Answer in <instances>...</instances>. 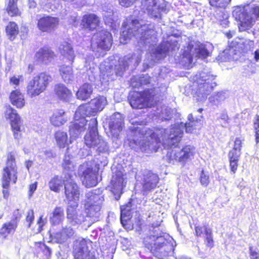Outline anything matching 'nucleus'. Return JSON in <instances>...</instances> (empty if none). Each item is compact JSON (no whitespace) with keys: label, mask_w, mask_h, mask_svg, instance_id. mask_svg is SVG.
Segmentation results:
<instances>
[{"label":"nucleus","mask_w":259,"mask_h":259,"mask_svg":"<svg viewBox=\"0 0 259 259\" xmlns=\"http://www.w3.org/2000/svg\"><path fill=\"white\" fill-rule=\"evenodd\" d=\"M99 168V164L93 163L83 171L80 178L85 187L91 188L98 184Z\"/></svg>","instance_id":"9"},{"label":"nucleus","mask_w":259,"mask_h":259,"mask_svg":"<svg viewBox=\"0 0 259 259\" xmlns=\"http://www.w3.org/2000/svg\"><path fill=\"white\" fill-rule=\"evenodd\" d=\"M34 219V211L32 209H29L27 212L26 221L28 223V226L30 227Z\"/></svg>","instance_id":"47"},{"label":"nucleus","mask_w":259,"mask_h":259,"mask_svg":"<svg viewBox=\"0 0 259 259\" xmlns=\"http://www.w3.org/2000/svg\"><path fill=\"white\" fill-rule=\"evenodd\" d=\"M107 103L106 98L103 96H100L92 100L90 102L91 106L84 105L88 108L85 112V115H94L97 112L102 111Z\"/></svg>","instance_id":"13"},{"label":"nucleus","mask_w":259,"mask_h":259,"mask_svg":"<svg viewBox=\"0 0 259 259\" xmlns=\"http://www.w3.org/2000/svg\"><path fill=\"white\" fill-rule=\"evenodd\" d=\"M9 188L10 187H8V188H3V194L5 198H8L9 195Z\"/></svg>","instance_id":"58"},{"label":"nucleus","mask_w":259,"mask_h":259,"mask_svg":"<svg viewBox=\"0 0 259 259\" xmlns=\"http://www.w3.org/2000/svg\"><path fill=\"white\" fill-rule=\"evenodd\" d=\"M64 220V209L61 206H56L52 212L50 221L52 225H59Z\"/></svg>","instance_id":"23"},{"label":"nucleus","mask_w":259,"mask_h":259,"mask_svg":"<svg viewBox=\"0 0 259 259\" xmlns=\"http://www.w3.org/2000/svg\"><path fill=\"white\" fill-rule=\"evenodd\" d=\"M204 244L206 247L207 248L211 249L214 246V241L212 231L205 236Z\"/></svg>","instance_id":"43"},{"label":"nucleus","mask_w":259,"mask_h":259,"mask_svg":"<svg viewBox=\"0 0 259 259\" xmlns=\"http://www.w3.org/2000/svg\"><path fill=\"white\" fill-rule=\"evenodd\" d=\"M9 99L11 104L17 109H22L26 105L24 95L19 89L12 90L10 93Z\"/></svg>","instance_id":"16"},{"label":"nucleus","mask_w":259,"mask_h":259,"mask_svg":"<svg viewBox=\"0 0 259 259\" xmlns=\"http://www.w3.org/2000/svg\"><path fill=\"white\" fill-rule=\"evenodd\" d=\"M59 23L58 17L44 15L37 19L36 26L40 32L50 33L57 28Z\"/></svg>","instance_id":"11"},{"label":"nucleus","mask_w":259,"mask_h":259,"mask_svg":"<svg viewBox=\"0 0 259 259\" xmlns=\"http://www.w3.org/2000/svg\"><path fill=\"white\" fill-rule=\"evenodd\" d=\"M240 156L241 155L239 154L228 153V158L229 161L230 170L233 174H235L237 170L239 165L238 162L239 161Z\"/></svg>","instance_id":"35"},{"label":"nucleus","mask_w":259,"mask_h":259,"mask_svg":"<svg viewBox=\"0 0 259 259\" xmlns=\"http://www.w3.org/2000/svg\"><path fill=\"white\" fill-rule=\"evenodd\" d=\"M34 249L37 253H42L43 256L46 259H49L51 257V250L44 242L41 241L35 242Z\"/></svg>","instance_id":"32"},{"label":"nucleus","mask_w":259,"mask_h":259,"mask_svg":"<svg viewBox=\"0 0 259 259\" xmlns=\"http://www.w3.org/2000/svg\"><path fill=\"white\" fill-rule=\"evenodd\" d=\"M195 149L191 145H185L178 151L171 150L166 154L167 161L169 163L174 164L175 162L185 165L187 162L194 157Z\"/></svg>","instance_id":"6"},{"label":"nucleus","mask_w":259,"mask_h":259,"mask_svg":"<svg viewBox=\"0 0 259 259\" xmlns=\"http://www.w3.org/2000/svg\"><path fill=\"white\" fill-rule=\"evenodd\" d=\"M159 181V178L158 175L149 171L144 176L143 188L145 191H151L156 187Z\"/></svg>","instance_id":"17"},{"label":"nucleus","mask_w":259,"mask_h":259,"mask_svg":"<svg viewBox=\"0 0 259 259\" xmlns=\"http://www.w3.org/2000/svg\"><path fill=\"white\" fill-rule=\"evenodd\" d=\"M65 112L62 109L56 110L50 117L51 123L56 127H59L64 124L67 121L64 117Z\"/></svg>","instance_id":"20"},{"label":"nucleus","mask_w":259,"mask_h":259,"mask_svg":"<svg viewBox=\"0 0 259 259\" xmlns=\"http://www.w3.org/2000/svg\"><path fill=\"white\" fill-rule=\"evenodd\" d=\"M173 133H170L168 138V144L171 148L176 147L178 146L181 138L182 137L183 132L180 128L175 127L172 129Z\"/></svg>","instance_id":"22"},{"label":"nucleus","mask_w":259,"mask_h":259,"mask_svg":"<svg viewBox=\"0 0 259 259\" xmlns=\"http://www.w3.org/2000/svg\"><path fill=\"white\" fill-rule=\"evenodd\" d=\"M137 0H119L120 5L124 7H128L132 6Z\"/></svg>","instance_id":"52"},{"label":"nucleus","mask_w":259,"mask_h":259,"mask_svg":"<svg viewBox=\"0 0 259 259\" xmlns=\"http://www.w3.org/2000/svg\"><path fill=\"white\" fill-rule=\"evenodd\" d=\"M60 51L64 56H72L74 54V51L71 44L67 41H64L61 44Z\"/></svg>","instance_id":"40"},{"label":"nucleus","mask_w":259,"mask_h":259,"mask_svg":"<svg viewBox=\"0 0 259 259\" xmlns=\"http://www.w3.org/2000/svg\"><path fill=\"white\" fill-rule=\"evenodd\" d=\"M88 107L80 105L75 112L73 120L69 128L70 134H77L84 132L86 130L88 121L85 119V112Z\"/></svg>","instance_id":"7"},{"label":"nucleus","mask_w":259,"mask_h":259,"mask_svg":"<svg viewBox=\"0 0 259 259\" xmlns=\"http://www.w3.org/2000/svg\"><path fill=\"white\" fill-rule=\"evenodd\" d=\"M226 36L228 38L230 39L232 37V34L231 31L227 32L225 33Z\"/></svg>","instance_id":"64"},{"label":"nucleus","mask_w":259,"mask_h":259,"mask_svg":"<svg viewBox=\"0 0 259 259\" xmlns=\"http://www.w3.org/2000/svg\"><path fill=\"white\" fill-rule=\"evenodd\" d=\"M248 249L250 259H259L258 251H255L254 249H253V246L252 245H250Z\"/></svg>","instance_id":"48"},{"label":"nucleus","mask_w":259,"mask_h":259,"mask_svg":"<svg viewBox=\"0 0 259 259\" xmlns=\"http://www.w3.org/2000/svg\"><path fill=\"white\" fill-rule=\"evenodd\" d=\"M65 194L69 201H78L79 198V192L77 184L71 182L65 185Z\"/></svg>","instance_id":"18"},{"label":"nucleus","mask_w":259,"mask_h":259,"mask_svg":"<svg viewBox=\"0 0 259 259\" xmlns=\"http://www.w3.org/2000/svg\"><path fill=\"white\" fill-rule=\"evenodd\" d=\"M56 54L51 48L44 47L40 48L35 54V58L37 61L41 62L46 64L51 62Z\"/></svg>","instance_id":"15"},{"label":"nucleus","mask_w":259,"mask_h":259,"mask_svg":"<svg viewBox=\"0 0 259 259\" xmlns=\"http://www.w3.org/2000/svg\"><path fill=\"white\" fill-rule=\"evenodd\" d=\"M64 184V181L58 176H55L49 182V188L53 191L59 192Z\"/></svg>","instance_id":"34"},{"label":"nucleus","mask_w":259,"mask_h":259,"mask_svg":"<svg viewBox=\"0 0 259 259\" xmlns=\"http://www.w3.org/2000/svg\"><path fill=\"white\" fill-rule=\"evenodd\" d=\"M123 124V118L122 117H120L119 121H116L114 120V125L115 124H119L120 126H121Z\"/></svg>","instance_id":"61"},{"label":"nucleus","mask_w":259,"mask_h":259,"mask_svg":"<svg viewBox=\"0 0 259 259\" xmlns=\"http://www.w3.org/2000/svg\"><path fill=\"white\" fill-rule=\"evenodd\" d=\"M251 11L253 15H254L256 18H259V7L254 6L251 8Z\"/></svg>","instance_id":"54"},{"label":"nucleus","mask_w":259,"mask_h":259,"mask_svg":"<svg viewBox=\"0 0 259 259\" xmlns=\"http://www.w3.org/2000/svg\"><path fill=\"white\" fill-rule=\"evenodd\" d=\"M22 75H18V76H13L10 78V83L11 84L18 86L20 84V79L22 78Z\"/></svg>","instance_id":"51"},{"label":"nucleus","mask_w":259,"mask_h":259,"mask_svg":"<svg viewBox=\"0 0 259 259\" xmlns=\"http://www.w3.org/2000/svg\"><path fill=\"white\" fill-rule=\"evenodd\" d=\"M4 115L7 120H10L11 130L14 138L18 142L22 138L23 120L17 111L10 105L7 104L5 106Z\"/></svg>","instance_id":"5"},{"label":"nucleus","mask_w":259,"mask_h":259,"mask_svg":"<svg viewBox=\"0 0 259 259\" xmlns=\"http://www.w3.org/2000/svg\"><path fill=\"white\" fill-rule=\"evenodd\" d=\"M213 89V87L209 82L205 81L198 85L196 94L198 96L201 97H206L209 95Z\"/></svg>","instance_id":"30"},{"label":"nucleus","mask_w":259,"mask_h":259,"mask_svg":"<svg viewBox=\"0 0 259 259\" xmlns=\"http://www.w3.org/2000/svg\"><path fill=\"white\" fill-rule=\"evenodd\" d=\"M17 169L15 153L12 151L8 153L6 164L2 170L1 182L3 188L10 187L11 182L13 184L16 183L18 180Z\"/></svg>","instance_id":"3"},{"label":"nucleus","mask_w":259,"mask_h":259,"mask_svg":"<svg viewBox=\"0 0 259 259\" xmlns=\"http://www.w3.org/2000/svg\"><path fill=\"white\" fill-rule=\"evenodd\" d=\"M126 182L122 176H117L114 181V196L117 200L119 199L123 193V189L125 187Z\"/></svg>","instance_id":"26"},{"label":"nucleus","mask_w":259,"mask_h":259,"mask_svg":"<svg viewBox=\"0 0 259 259\" xmlns=\"http://www.w3.org/2000/svg\"><path fill=\"white\" fill-rule=\"evenodd\" d=\"M221 94H220L219 93H217L216 94L214 95L213 96L211 97L210 99V102H214L215 100L218 101L220 99Z\"/></svg>","instance_id":"55"},{"label":"nucleus","mask_w":259,"mask_h":259,"mask_svg":"<svg viewBox=\"0 0 259 259\" xmlns=\"http://www.w3.org/2000/svg\"><path fill=\"white\" fill-rule=\"evenodd\" d=\"M52 80L47 72H41L33 77L27 83L26 93L30 97H34L44 92Z\"/></svg>","instance_id":"4"},{"label":"nucleus","mask_w":259,"mask_h":259,"mask_svg":"<svg viewBox=\"0 0 259 259\" xmlns=\"http://www.w3.org/2000/svg\"><path fill=\"white\" fill-rule=\"evenodd\" d=\"M54 137L60 148H64L69 145L68 135L66 132L58 131L55 132Z\"/></svg>","instance_id":"29"},{"label":"nucleus","mask_w":259,"mask_h":259,"mask_svg":"<svg viewBox=\"0 0 259 259\" xmlns=\"http://www.w3.org/2000/svg\"><path fill=\"white\" fill-rule=\"evenodd\" d=\"M37 223L39 225L40 227L44 226V223L42 220V216L39 217V218L37 220Z\"/></svg>","instance_id":"59"},{"label":"nucleus","mask_w":259,"mask_h":259,"mask_svg":"<svg viewBox=\"0 0 259 259\" xmlns=\"http://www.w3.org/2000/svg\"><path fill=\"white\" fill-rule=\"evenodd\" d=\"M79 216L76 210L72 207L68 209L67 211V218L70 220L71 222L78 223L79 221Z\"/></svg>","instance_id":"42"},{"label":"nucleus","mask_w":259,"mask_h":259,"mask_svg":"<svg viewBox=\"0 0 259 259\" xmlns=\"http://www.w3.org/2000/svg\"><path fill=\"white\" fill-rule=\"evenodd\" d=\"M187 48V50L184 51L182 54V59L185 64L190 65L193 62V56L191 52L193 49V45L189 44Z\"/></svg>","instance_id":"37"},{"label":"nucleus","mask_w":259,"mask_h":259,"mask_svg":"<svg viewBox=\"0 0 259 259\" xmlns=\"http://www.w3.org/2000/svg\"><path fill=\"white\" fill-rule=\"evenodd\" d=\"M54 91L57 97L63 101H68L72 96L71 92L64 85L61 84H57L55 87Z\"/></svg>","instance_id":"21"},{"label":"nucleus","mask_w":259,"mask_h":259,"mask_svg":"<svg viewBox=\"0 0 259 259\" xmlns=\"http://www.w3.org/2000/svg\"><path fill=\"white\" fill-rule=\"evenodd\" d=\"M244 141V138L242 137H236L234 141V145L233 148L230 150L229 153L232 154L241 155V150L243 147V142Z\"/></svg>","instance_id":"36"},{"label":"nucleus","mask_w":259,"mask_h":259,"mask_svg":"<svg viewBox=\"0 0 259 259\" xmlns=\"http://www.w3.org/2000/svg\"><path fill=\"white\" fill-rule=\"evenodd\" d=\"M22 217L20 210L16 209L13 212L11 220L2 225L0 228V236L3 239H6L9 235L14 234L16 232Z\"/></svg>","instance_id":"10"},{"label":"nucleus","mask_w":259,"mask_h":259,"mask_svg":"<svg viewBox=\"0 0 259 259\" xmlns=\"http://www.w3.org/2000/svg\"><path fill=\"white\" fill-rule=\"evenodd\" d=\"M32 164V161L31 160H28L25 162L26 167L28 170H29V168L31 166Z\"/></svg>","instance_id":"60"},{"label":"nucleus","mask_w":259,"mask_h":259,"mask_svg":"<svg viewBox=\"0 0 259 259\" xmlns=\"http://www.w3.org/2000/svg\"><path fill=\"white\" fill-rule=\"evenodd\" d=\"M5 31L9 39L13 41L19 33V28L16 22L10 21L6 26Z\"/></svg>","instance_id":"24"},{"label":"nucleus","mask_w":259,"mask_h":259,"mask_svg":"<svg viewBox=\"0 0 259 259\" xmlns=\"http://www.w3.org/2000/svg\"><path fill=\"white\" fill-rule=\"evenodd\" d=\"M254 59L256 61H258L259 60V51L258 50H256L254 53Z\"/></svg>","instance_id":"62"},{"label":"nucleus","mask_w":259,"mask_h":259,"mask_svg":"<svg viewBox=\"0 0 259 259\" xmlns=\"http://www.w3.org/2000/svg\"><path fill=\"white\" fill-rule=\"evenodd\" d=\"M93 92L92 85L87 83L83 84L76 93L77 99L85 101L89 99Z\"/></svg>","instance_id":"25"},{"label":"nucleus","mask_w":259,"mask_h":259,"mask_svg":"<svg viewBox=\"0 0 259 259\" xmlns=\"http://www.w3.org/2000/svg\"><path fill=\"white\" fill-rule=\"evenodd\" d=\"M19 0H9L5 11L8 15L11 17H19L21 15V12L18 7Z\"/></svg>","instance_id":"27"},{"label":"nucleus","mask_w":259,"mask_h":259,"mask_svg":"<svg viewBox=\"0 0 259 259\" xmlns=\"http://www.w3.org/2000/svg\"><path fill=\"white\" fill-rule=\"evenodd\" d=\"M254 128H259V115L256 114L255 115V119L253 121Z\"/></svg>","instance_id":"56"},{"label":"nucleus","mask_w":259,"mask_h":259,"mask_svg":"<svg viewBox=\"0 0 259 259\" xmlns=\"http://www.w3.org/2000/svg\"><path fill=\"white\" fill-rule=\"evenodd\" d=\"M150 137L152 140V143H155L156 144L158 145L157 149L159 148L160 144L161 143V140L159 136L156 134L155 132H153L151 134Z\"/></svg>","instance_id":"50"},{"label":"nucleus","mask_w":259,"mask_h":259,"mask_svg":"<svg viewBox=\"0 0 259 259\" xmlns=\"http://www.w3.org/2000/svg\"><path fill=\"white\" fill-rule=\"evenodd\" d=\"M186 132L187 133H192L195 129V122L192 121L187 122L185 124Z\"/></svg>","instance_id":"49"},{"label":"nucleus","mask_w":259,"mask_h":259,"mask_svg":"<svg viewBox=\"0 0 259 259\" xmlns=\"http://www.w3.org/2000/svg\"><path fill=\"white\" fill-rule=\"evenodd\" d=\"M94 207H95V209L96 210H99L100 209V205H93L92 204L90 205L89 206V208L90 209H92Z\"/></svg>","instance_id":"63"},{"label":"nucleus","mask_w":259,"mask_h":259,"mask_svg":"<svg viewBox=\"0 0 259 259\" xmlns=\"http://www.w3.org/2000/svg\"><path fill=\"white\" fill-rule=\"evenodd\" d=\"M59 72L65 81L69 80L73 77L72 68L69 66L62 65L59 69Z\"/></svg>","instance_id":"38"},{"label":"nucleus","mask_w":259,"mask_h":259,"mask_svg":"<svg viewBox=\"0 0 259 259\" xmlns=\"http://www.w3.org/2000/svg\"><path fill=\"white\" fill-rule=\"evenodd\" d=\"M130 214V211H126L124 208H121L120 221L123 226L127 225L128 221L131 219Z\"/></svg>","instance_id":"44"},{"label":"nucleus","mask_w":259,"mask_h":259,"mask_svg":"<svg viewBox=\"0 0 259 259\" xmlns=\"http://www.w3.org/2000/svg\"><path fill=\"white\" fill-rule=\"evenodd\" d=\"M100 18L95 14H87L83 16L81 20V25L83 28L89 31H94L99 27Z\"/></svg>","instance_id":"14"},{"label":"nucleus","mask_w":259,"mask_h":259,"mask_svg":"<svg viewBox=\"0 0 259 259\" xmlns=\"http://www.w3.org/2000/svg\"><path fill=\"white\" fill-rule=\"evenodd\" d=\"M154 95L150 90H145L139 93L137 97L132 96L130 103L133 108L143 109L150 107L154 100Z\"/></svg>","instance_id":"8"},{"label":"nucleus","mask_w":259,"mask_h":259,"mask_svg":"<svg viewBox=\"0 0 259 259\" xmlns=\"http://www.w3.org/2000/svg\"><path fill=\"white\" fill-rule=\"evenodd\" d=\"M68 232H69L68 229L63 228L60 232L56 233L55 237L57 241L60 243L65 242L69 238Z\"/></svg>","instance_id":"41"},{"label":"nucleus","mask_w":259,"mask_h":259,"mask_svg":"<svg viewBox=\"0 0 259 259\" xmlns=\"http://www.w3.org/2000/svg\"><path fill=\"white\" fill-rule=\"evenodd\" d=\"M255 141L256 144L259 143V128H254Z\"/></svg>","instance_id":"57"},{"label":"nucleus","mask_w":259,"mask_h":259,"mask_svg":"<svg viewBox=\"0 0 259 259\" xmlns=\"http://www.w3.org/2000/svg\"><path fill=\"white\" fill-rule=\"evenodd\" d=\"M211 6L216 8H225L228 3V0H209Z\"/></svg>","instance_id":"46"},{"label":"nucleus","mask_w":259,"mask_h":259,"mask_svg":"<svg viewBox=\"0 0 259 259\" xmlns=\"http://www.w3.org/2000/svg\"><path fill=\"white\" fill-rule=\"evenodd\" d=\"M211 231V229L208 227L207 224H205L203 226L198 224L194 225V235L197 238H202L204 236H205Z\"/></svg>","instance_id":"33"},{"label":"nucleus","mask_w":259,"mask_h":259,"mask_svg":"<svg viewBox=\"0 0 259 259\" xmlns=\"http://www.w3.org/2000/svg\"><path fill=\"white\" fill-rule=\"evenodd\" d=\"M196 57L201 59H205L209 55L205 45L201 44L195 49Z\"/></svg>","instance_id":"39"},{"label":"nucleus","mask_w":259,"mask_h":259,"mask_svg":"<svg viewBox=\"0 0 259 259\" xmlns=\"http://www.w3.org/2000/svg\"><path fill=\"white\" fill-rule=\"evenodd\" d=\"M101 39L97 42L98 46L102 49L108 50L111 46V35L107 32L100 35Z\"/></svg>","instance_id":"31"},{"label":"nucleus","mask_w":259,"mask_h":259,"mask_svg":"<svg viewBox=\"0 0 259 259\" xmlns=\"http://www.w3.org/2000/svg\"><path fill=\"white\" fill-rule=\"evenodd\" d=\"M37 183L36 182L29 185V195H31L37 188Z\"/></svg>","instance_id":"53"},{"label":"nucleus","mask_w":259,"mask_h":259,"mask_svg":"<svg viewBox=\"0 0 259 259\" xmlns=\"http://www.w3.org/2000/svg\"><path fill=\"white\" fill-rule=\"evenodd\" d=\"M74 259H90V251L88 250L85 243L83 242H79L73 251Z\"/></svg>","instance_id":"19"},{"label":"nucleus","mask_w":259,"mask_h":259,"mask_svg":"<svg viewBox=\"0 0 259 259\" xmlns=\"http://www.w3.org/2000/svg\"><path fill=\"white\" fill-rule=\"evenodd\" d=\"M144 7L147 13L151 17L155 18L158 17L159 7L157 6L156 0H145Z\"/></svg>","instance_id":"28"},{"label":"nucleus","mask_w":259,"mask_h":259,"mask_svg":"<svg viewBox=\"0 0 259 259\" xmlns=\"http://www.w3.org/2000/svg\"><path fill=\"white\" fill-rule=\"evenodd\" d=\"M235 17L238 22V28L239 32L247 31L255 24V20L244 10L236 11L235 13Z\"/></svg>","instance_id":"12"},{"label":"nucleus","mask_w":259,"mask_h":259,"mask_svg":"<svg viewBox=\"0 0 259 259\" xmlns=\"http://www.w3.org/2000/svg\"><path fill=\"white\" fill-rule=\"evenodd\" d=\"M89 132L84 137V143L89 148H93L98 153L105 152L107 150L106 143L100 136L97 131L98 121L93 118L90 120Z\"/></svg>","instance_id":"2"},{"label":"nucleus","mask_w":259,"mask_h":259,"mask_svg":"<svg viewBox=\"0 0 259 259\" xmlns=\"http://www.w3.org/2000/svg\"><path fill=\"white\" fill-rule=\"evenodd\" d=\"M199 181L202 186L207 187L209 184V176L204 169H202L200 174Z\"/></svg>","instance_id":"45"},{"label":"nucleus","mask_w":259,"mask_h":259,"mask_svg":"<svg viewBox=\"0 0 259 259\" xmlns=\"http://www.w3.org/2000/svg\"><path fill=\"white\" fill-rule=\"evenodd\" d=\"M162 233L160 224L152 223L149 226V234L143 240L144 246L160 259L170 256L174 250L172 244L162 236Z\"/></svg>","instance_id":"1"}]
</instances>
